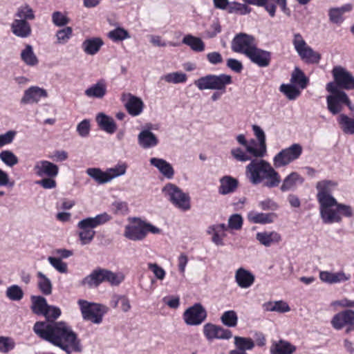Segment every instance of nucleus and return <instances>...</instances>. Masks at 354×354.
<instances>
[{"label":"nucleus","instance_id":"obj_19","mask_svg":"<svg viewBox=\"0 0 354 354\" xmlns=\"http://www.w3.org/2000/svg\"><path fill=\"white\" fill-rule=\"evenodd\" d=\"M126 97H128V100L124 106L128 113L132 116L139 115L144 109V103L142 100L131 93H124L122 95V100L124 101Z\"/></svg>","mask_w":354,"mask_h":354},{"label":"nucleus","instance_id":"obj_12","mask_svg":"<svg viewBox=\"0 0 354 354\" xmlns=\"http://www.w3.org/2000/svg\"><path fill=\"white\" fill-rule=\"evenodd\" d=\"M303 151L302 147L297 143L280 151L273 158V165L275 168H280L289 165L298 159Z\"/></svg>","mask_w":354,"mask_h":354},{"label":"nucleus","instance_id":"obj_2","mask_svg":"<svg viewBox=\"0 0 354 354\" xmlns=\"http://www.w3.org/2000/svg\"><path fill=\"white\" fill-rule=\"evenodd\" d=\"M338 183L335 180H322L316 184L317 200L319 205L321 218L324 223H340L342 216L352 217L353 212L350 205L339 203L332 196Z\"/></svg>","mask_w":354,"mask_h":354},{"label":"nucleus","instance_id":"obj_20","mask_svg":"<svg viewBox=\"0 0 354 354\" xmlns=\"http://www.w3.org/2000/svg\"><path fill=\"white\" fill-rule=\"evenodd\" d=\"M12 32L20 38H27L32 34V28L30 22L26 20L15 18L10 25Z\"/></svg>","mask_w":354,"mask_h":354},{"label":"nucleus","instance_id":"obj_55","mask_svg":"<svg viewBox=\"0 0 354 354\" xmlns=\"http://www.w3.org/2000/svg\"><path fill=\"white\" fill-rule=\"evenodd\" d=\"M218 326L212 323H207L203 326V334L207 340L217 338Z\"/></svg>","mask_w":354,"mask_h":354},{"label":"nucleus","instance_id":"obj_1","mask_svg":"<svg viewBox=\"0 0 354 354\" xmlns=\"http://www.w3.org/2000/svg\"><path fill=\"white\" fill-rule=\"evenodd\" d=\"M62 314L59 307L49 305L46 310V321L36 322L33 331L38 337L54 346L58 347L67 354L81 351L80 342L77 333L65 322H56Z\"/></svg>","mask_w":354,"mask_h":354},{"label":"nucleus","instance_id":"obj_52","mask_svg":"<svg viewBox=\"0 0 354 354\" xmlns=\"http://www.w3.org/2000/svg\"><path fill=\"white\" fill-rule=\"evenodd\" d=\"M52 21L55 26L62 27L66 26L70 22V19L66 14L60 11H55L52 14Z\"/></svg>","mask_w":354,"mask_h":354},{"label":"nucleus","instance_id":"obj_3","mask_svg":"<svg viewBox=\"0 0 354 354\" xmlns=\"http://www.w3.org/2000/svg\"><path fill=\"white\" fill-rule=\"evenodd\" d=\"M245 174L250 182L258 185L264 182L269 188L277 187L281 183L279 174L265 160H252L245 167Z\"/></svg>","mask_w":354,"mask_h":354},{"label":"nucleus","instance_id":"obj_32","mask_svg":"<svg viewBox=\"0 0 354 354\" xmlns=\"http://www.w3.org/2000/svg\"><path fill=\"white\" fill-rule=\"evenodd\" d=\"M245 149L248 154L251 156V159L253 158H263L266 153V145H260V142H257L254 139L248 140Z\"/></svg>","mask_w":354,"mask_h":354},{"label":"nucleus","instance_id":"obj_62","mask_svg":"<svg viewBox=\"0 0 354 354\" xmlns=\"http://www.w3.org/2000/svg\"><path fill=\"white\" fill-rule=\"evenodd\" d=\"M77 131L80 136L86 137L90 132V122L88 120H84L77 127Z\"/></svg>","mask_w":354,"mask_h":354},{"label":"nucleus","instance_id":"obj_21","mask_svg":"<svg viewBox=\"0 0 354 354\" xmlns=\"http://www.w3.org/2000/svg\"><path fill=\"white\" fill-rule=\"evenodd\" d=\"M35 170L39 176H46L50 178H55L58 174L59 167L50 161L41 160L35 166Z\"/></svg>","mask_w":354,"mask_h":354},{"label":"nucleus","instance_id":"obj_63","mask_svg":"<svg viewBox=\"0 0 354 354\" xmlns=\"http://www.w3.org/2000/svg\"><path fill=\"white\" fill-rule=\"evenodd\" d=\"M148 268L153 272L157 279L162 280L165 277V271L156 263H148Z\"/></svg>","mask_w":354,"mask_h":354},{"label":"nucleus","instance_id":"obj_14","mask_svg":"<svg viewBox=\"0 0 354 354\" xmlns=\"http://www.w3.org/2000/svg\"><path fill=\"white\" fill-rule=\"evenodd\" d=\"M330 324L337 330L346 328V333H349L354 330V310L346 309L337 313L333 317Z\"/></svg>","mask_w":354,"mask_h":354},{"label":"nucleus","instance_id":"obj_30","mask_svg":"<svg viewBox=\"0 0 354 354\" xmlns=\"http://www.w3.org/2000/svg\"><path fill=\"white\" fill-rule=\"evenodd\" d=\"M138 144L144 149L156 147L158 144V140L156 135L149 130H143L138 137Z\"/></svg>","mask_w":354,"mask_h":354},{"label":"nucleus","instance_id":"obj_40","mask_svg":"<svg viewBox=\"0 0 354 354\" xmlns=\"http://www.w3.org/2000/svg\"><path fill=\"white\" fill-rule=\"evenodd\" d=\"M16 19L26 20V21H32L35 19V14L32 8L27 3L19 6L14 15Z\"/></svg>","mask_w":354,"mask_h":354},{"label":"nucleus","instance_id":"obj_39","mask_svg":"<svg viewBox=\"0 0 354 354\" xmlns=\"http://www.w3.org/2000/svg\"><path fill=\"white\" fill-rule=\"evenodd\" d=\"M182 41L195 52H202L205 50V43L200 37L192 35H187L183 37Z\"/></svg>","mask_w":354,"mask_h":354},{"label":"nucleus","instance_id":"obj_34","mask_svg":"<svg viewBox=\"0 0 354 354\" xmlns=\"http://www.w3.org/2000/svg\"><path fill=\"white\" fill-rule=\"evenodd\" d=\"M277 216L274 213H259L254 211L250 212L248 214V219L252 223L255 224H268L274 221Z\"/></svg>","mask_w":354,"mask_h":354},{"label":"nucleus","instance_id":"obj_60","mask_svg":"<svg viewBox=\"0 0 354 354\" xmlns=\"http://www.w3.org/2000/svg\"><path fill=\"white\" fill-rule=\"evenodd\" d=\"M118 303L120 304V307L123 312L127 313L130 310L131 306L129 298L126 295L117 296V301L114 307H116Z\"/></svg>","mask_w":354,"mask_h":354},{"label":"nucleus","instance_id":"obj_29","mask_svg":"<svg viewBox=\"0 0 354 354\" xmlns=\"http://www.w3.org/2000/svg\"><path fill=\"white\" fill-rule=\"evenodd\" d=\"M296 349V346L289 342L280 339L272 343L270 352L271 354H292Z\"/></svg>","mask_w":354,"mask_h":354},{"label":"nucleus","instance_id":"obj_51","mask_svg":"<svg viewBox=\"0 0 354 354\" xmlns=\"http://www.w3.org/2000/svg\"><path fill=\"white\" fill-rule=\"evenodd\" d=\"M163 79L168 83L179 84L185 82L187 77L182 72H174L165 75Z\"/></svg>","mask_w":354,"mask_h":354},{"label":"nucleus","instance_id":"obj_64","mask_svg":"<svg viewBox=\"0 0 354 354\" xmlns=\"http://www.w3.org/2000/svg\"><path fill=\"white\" fill-rule=\"evenodd\" d=\"M163 302L170 308L176 309L180 306V298L178 296H168L163 298Z\"/></svg>","mask_w":354,"mask_h":354},{"label":"nucleus","instance_id":"obj_16","mask_svg":"<svg viewBox=\"0 0 354 354\" xmlns=\"http://www.w3.org/2000/svg\"><path fill=\"white\" fill-rule=\"evenodd\" d=\"M207 316V311L202 304L196 303L185 310L183 318L187 325L198 326L206 319Z\"/></svg>","mask_w":354,"mask_h":354},{"label":"nucleus","instance_id":"obj_13","mask_svg":"<svg viewBox=\"0 0 354 354\" xmlns=\"http://www.w3.org/2000/svg\"><path fill=\"white\" fill-rule=\"evenodd\" d=\"M326 89L331 94L326 97L328 110L333 115H337L342 111L345 103H349L348 96L344 91L333 89L331 86Z\"/></svg>","mask_w":354,"mask_h":354},{"label":"nucleus","instance_id":"obj_15","mask_svg":"<svg viewBox=\"0 0 354 354\" xmlns=\"http://www.w3.org/2000/svg\"><path fill=\"white\" fill-rule=\"evenodd\" d=\"M256 46L255 38L252 35L243 32L236 35L231 43V48L233 52L241 53L245 56Z\"/></svg>","mask_w":354,"mask_h":354},{"label":"nucleus","instance_id":"obj_4","mask_svg":"<svg viewBox=\"0 0 354 354\" xmlns=\"http://www.w3.org/2000/svg\"><path fill=\"white\" fill-rule=\"evenodd\" d=\"M232 83V77L224 73L218 75H207L194 81L195 86L201 91L206 89L221 91V92H215L212 94L211 99L213 101L218 100L225 92L227 85Z\"/></svg>","mask_w":354,"mask_h":354},{"label":"nucleus","instance_id":"obj_38","mask_svg":"<svg viewBox=\"0 0 354 354\" xmlns=\"http://www.w3.org/2000/svg\"><path fill=\"white\" fill-rule=\"evenodd\" d=\"M86 174L98 184H104L113 179L109 169L106 171H103L100 168H88L86 170Z\"/></svg>","mask_w":354,"mask_h":354},{"label":"nucleus","instance_id":"obj_61","mask_svg":"<svg viewBox=\"0 0 354 354\" xmlns=\"http://www.w3.org/2000/svg\"><path fill=\"white\" fill-rule=\"evenodd\" d=\"M112 207L115 214H125L129 211L128 205L126 202L115 201L112 204Z\"/></svg>","mask_w":354,"mask_h":354},{"label":"nucleus","instance_id":"obj_18","mask_svg":"<svg viewBox=\"0 0 354 354\" xmlns=\"http://www.w3.org/2000/svg\"><path fill=\"white\" fill-rule=\"evenodd\" d=\"M47 97L48 93L45 89L37 86H32L24 91L21 103L24 104L37 103L41 98Z\"/></svg>","mask_w":354,"mask_h":354},{"label":"nucleus","instance_id":"obj_58","mask_svg":"<svg viewBox=\"0 0 354 354\" xmlns=\"http://www.w3.org/2000/svg\"><path fill=\"white\" fill-rule=\"evenodd\" d=\"M49 263L59 272L66 273L68 271V266L66 263L62 261L61 259L57 257H49L48 259Z\"/></svg>","mask_w":354,"mask_h":354},{"label":"nucleus","instance_id":"obj_43","mask_svg":"<svg viewBox=\"0 0 354 354\" xmlns=\"http://www.w3.org/2000/svg\"><path fill=\"white\" fill-rule=\"evenodd\" d=\"M38 288L44 295H50L52 293L53 286L50 280L41 272H37Z\"/></svg>","mask_w":354,"mask_h":354},{"label":"nucleus","instance_id":"obj_46","mask_svg":"<svg viewBox=\"0 0 354 354\" xmlns=\"http://www.w3.org/2000/svg\"><path fill=\"white\" fill-rule=\"evenodd\" d=\"M222 323L228 327H235L238 322V316L234 310H227L221 317Z\"/></svg>","mask_w":354,"mask_h":354},{"label":"nucleus","instance_id":"obj_11","mask_svg":"<svg viewBox=\"0 0 354 354\" xmlns=\"http://www.w3.org/2000/svg\"><path fill=\"white\" fill-rule=\"evenodd\" d=\"M165 195L169 196V201L178 208L187 211L191 207L190 198L188 194H185L176 185L168 183L163 189Z\"/></svg>","mask_w":354,"mask_h":354},{"label":"nucleus","instance_id":"obj_48","mask_svg":"<svg viewBox=\"0 0 354 354\" xmlns=\"http://www.w3.org/2000/svg\"><path fill=\"white\" fill-rule=\"evenodd\" d=\"M108 37L114 42L123 41L130 38V35L127 30L123 28H116L108 33Z\"/></svg>","mask_w":354,"mask_h":354},{"label":"nucleus","instance_id":"obj_37","mask_svg":"<svg viewBox=\"0 0 354 354\" xmlns=\"http://www.w3.org/2000/svg\"><path fill=\"white\" fill-rule=\"evenodd\" d=\"M85 95L88 97L102 98L106 93V84L101 80L85 91Z\"/></svg>","mask_w":354,"mask_h":354},{"label":"nucleus","instance_id":"obj_7","mask_svg":"<svg viewBox=\"0 0 354 354\" xmlns=\"http://www.w3.org/2000/svg\"><path fill=\"white\" fill-rule=\"evenodd\" d=\"M135 224L125 227L124 235L126 238L132 241H140L144 239L149 232L159 234L160 230L157 227L142 221L140 218H134Z\"/></svg>","mask_w":354,"mask_h":354},{"label":"nucleus","instance_id":"obj_23","mask_svg":"<svg viewBox=\"0 0 354 354\" xmlns=\"http://www.w3.org/2000/svg\"><path fill=\"white\" fill-rule=\"evenodd\" d=\"M235 280L239 287L248 288L254 283L255 277L250 271L240 268L236 271Z\"/></svg>","mask_w":354,"mask_h":354},{"label":"nucleus","instance_id":"obj_26","mask_svg":"<svg viewBox=\"0 0 354 354\" xmlns=\"http://www.w3.org/2000/svg\"><path fill=\"white\" fill-rule=\"evenodd\" d=\"M151 165L156 167L159 171L167 179L173 178L174 176V169L171 165L165 160L158 158H151L150 159Z\"/></svg>","mask_w":354,"mask_h":354},{"label":"nucleus","instance_id":"obj_45","mask_svg":"<svg viewBox=\"0 0 354 354\" xmlns=\"http://www.w3.org/2000/svg\"><path fill=\"white\" fill-rule=\"evenodd\" d=\"M229 13H235L239 15H246L251 12V8L246 4L233 1L229 3L227 10Z\"/></svg>","mask_w":354,"mask_h":354},{"label":"nucleus","instance_id":"obj_56","mask_svg":"<svg viewBox=\"0 0 354 354\" xmlns=\"http://www.w3.org/2000/svg\"><path fill=\"white\" fill-rule=\"evenodd\" d=\"M73 35V29L71 27L67 26L62 29L58 30L56 32L57 42L59 44H66Z\"/></svg>","mask_w":354,"mask_h":354},{"label":"nucleus","instance_id":"obj_31","mask_svg":"<svg viewBox=\"0 0 354 354\" xmlns=\"http://www.w3.org/2000/svg\"><path fill=\"white\" fill-rule=\"evenodd\" d=\"M353 8V6L350 3L345 4L340 8H332L328 10V17L330 21L336 24H341L344 18L343 15L345 12H350Z\"/></svg>","mask_w":354,"mask_h":354},{"label":"nucleus","instance_id":"obj_9","mask_svg":"<svg viewBox=\"0 0 354 354\" xmlns=\"http://www.w3.org/2000/svg\"><path fill=\"white\" fill-rule=\"evenodd\" d=\"M292 44L301 59L305 63L317 64L321 60V54L309 46L299 33L294 35Z\"/></svg>","mask_w":354,"mask_h":354},{"label":"nucleus","instance_id":"obj_36","mask_svg":"<svg viewBox=\"0 0 354 354\" xmlns=\"http://www.w3.org/2000/svg\"><path fill=\"white\" fill-rule=\"evenodd\" d=\"M286 0H265L264 5L261 7L268 12L271 17L276 15L277 6H279L284 13H288L289 9L287 8Z\"/></svg>","mask_w":354,"mask_h":354},{"label":"nucleus","instance_id":"obj_28","mask_svg":"<svg viewBox=\"0 0 354 354\" xmlns=\"http://www.w3.org/2000/svg\"><path fill=\"white\" fill-rule=\"evenodd\" d=\"M96 121L100 128L108 133L113 134L117 129L114 120L103 113L97 115Z\"/></svg>","mask_w":354,"mask_h":354},{"label":"nucleus","instance_id":"obj_49","mask_svg":"<svg viewBox=\"0 0 354 354\" xmlns=\"http://www.w3.org/2000/svg\"><path fill=\"white\" fill-rule=\"evenodd\" d=\"M280 91L290 100H295L301 93L299 88L292 84H281Z\"/></svg>","mask_w":354,"mask_h":354},{"label":"nucleus","instance_id":"obj_44","mask_svg":"<svg viewBox=\"0 0 354 354\" xmlns=\"http://www.w3.org/2000/svg\"><path fill=\"white\" fill-rule=\"evenodd\" d=\"M234 344L237 351L245 352L246 350H252L254 347V341L249 337L236 336L234 337Z\"/></svg>","mask_w":354,"mask_h":354},{"label":"nucleus","instance_id":"obj_54","mask_svg":"<svg viewBox=\"0 0 354 354\" xmlns=\"http://www.w3.org/2000/svg\"><path fill=\"white\" fill-rule=\"evenodd\" d=\"M0 159L8 166L12 167L18 163V158L10 151L6 150L0 153Z\"/></svg>","mask_w":354,"mask_h":354},{"label":"nucleus","instance_id":"obj_33","mask_svg":"<svg viewBox=\"0 0 354 354\" xmlns=\"http://www.w3.org/2000/svg\"><path fill=\"white\" fill-rule=\"evenodd\" d=\"M103 45L104 41L101 38L93 37L85 39L82 44V48L86 54L94 55Z\"/></svg>","mask_w":354,"mask_h":354},{"label":"nucleus","instance_id":"obj_25","mask_svg":"<svg viewBox=\"0 0 354 354\" xmlns=\"http://www.w3.org/2000/svg\"><path fill=\"white\" fill-rule=\"evenodd\" d=\"M304 181V178L299 173L291 172L283 179L280 189L282 192L294 189L297 184H302Z\"/></svg>","mask_w":354,"mask_h":354},{"label":"nucleus","instance_id":"obj_24","mask_svg":"<svg viewBox=\"0 0 354 354\" xmlns=\"http://www.w3.org/2000/svg\"><path fill=\"white\" fill-rule=\"evenodd\" d=\"M239 186V181L231 176H224L220 179L218 193L226 195L234 192Z\"/></svg>","mask_w":354,"mask_h":354},{"label":"nucleus","instance_id":"obj_5","mask_svg":"<svg viewBox=\"0 0 354 354\" xmlns=\"http://www.w3.org/2000/svg\"><path fill=\"white\" fill-rule=\"evenodd\" d=\"M111 219V216L106 212L97 214L95 217H88L81 220L77 223V227L80 230L79 232V237L82 245L90 243L95 235L94 228L99 225H103L109 222Z\"/></svg>","mask_w":354,"mask_h":354},{"label":"nucleus","instance_id":"obj_50","mask_svg":"<svg viewBox=\"0 0 354 354\" xmlns=\"http://www.w3.org/2000/svg\"><path fill=\"white\" fill-rule=\"evenodd\" d=\"M6 297L12 301H19L24 297V292L17 285H12L6 290Z\"/></svg>","mask_w":354,"mask_h":354},{"label":"nucleus","instance_id":"obj_35","mask_svg":"<svg viewBox=\"0 0 354 354\" xmlns=\"http://www.w3.org/2000/svg\"><path fill=\"white\" fill-rule=\"evenodd\" d=\"M31 310L37 315H44L46 313V310L49 308L46 298L42 296H31Z\"/></svg>","mask_w":354,"mask_h":354},{"label":"nucleus","instance_id":"obj_6","mask_svg":"<svg viewBox=\"0 0 354 354\" xmlns=\"http://www.w3.org/2000/svg\"><path fill=\"white\" fill-rule=\"evenodd\" d=\"M124 280L122 274L115 273L109 270L97 268L82 281L83 286L89 288L98 287L102 283H108L111 286H119Z\"/></svg>","mask_w":354,"mask_h":354},{"label":"nucleus","instance_id":"obj_47","mask_svg":"<svg viewBox=\"0 0 354 354\" xmlns=\"http://www.w3.org/2000/svg\"><path fill=\"white\" fill-rule=\"evenodd\" d=\"M308 79L304 73L299 68H296L291 76V82L298 84L302 89L305 88L308 84Z\"/></svg>","mask_w":354,"mask_h":354},{"label":"nucleus","instance_id":"obj_22","mask_svg":"<svg viewBox=\"0 0 354 354\" xmlns=\"http://www.w3.org/2000/svg\"><path fill=\"white\" fill-rule=\"evenodd\" d=\"M227 227L225 224L212 225L208 227L207 233L212 235V241L217 245H223V239L226 236L225 231Z\"/></svg>","mask_w":354,"mask_h":354},{"label":"nucleus","instance_id":"obj_27","mask_svg":"<svg viewBox=\"0 0 354 354\" xmlns=\"http://www.w3.org/2000/svg\"><path fill=\"white\" fill-rule=\"evenodd\" d=\"M257 240L263 245L270 247L272 244L279 243L281 241V236L279 233L272 232H257Z\"/></svg>","mask_w":354,"mask_h":354},{"label":"nucleus","instance_id":"obj_8","mask_svg":"<svg viewBox=\"0 0 354 354\" xmlns=\"http://www.w3.org/2000/svg\"><path fill=\"white\" fill-rule=\"evenodd\" d=\"M333 81L326 84V88L332 86L333 89L354 90V77L351 73L341 66H335L331 71Z\"/></svg>","mask_w":354,"mask_h":354},{"label":"nucleus","instance_id":"obj_17","mask_svg":"<svg viewBox=\"0 0 354 354\" xmlns=\"http://www.w3.org/2000/svg\"><path fill=\"white\" fill-rule=\"evenodd\" d=\"M252 63L259 67H268L270 64L272 54L270 52L258 48L257 46L246 56Z\"/></svg>","mask_w":354,"mask_h":354},{"label":"nucleus","instance_id":"obj_10","mask_svg":"<svg viewBox=\"0 0 354 354\" xmlns=\"http://www.w3.org/2000/svg\"><path fill=\"white\" fill-rule=\"evenodd\" d=\"M78 304L84 319L94 324H100L102 322V317L106 312L104 306L82 299L78 301Z\"/></svg>","mask_w":354,"mask_h":354},{"label":"nucleus","instance_id":"obj_57","mask_svg":"<svg viewBox=\"0 0 354 354\" xmlns=\"http://www.w3.org/2000/svg\"><path fill=\"white\" fill-rule=\"evenodd\" d=\"M231 154L237 161L246 162L251 160V156L240 147L234 148L231 150Z\"/></svg>","mask_w":354,"mask_h":354},{"label":"nucleus","instance_id":"obj_59","mask_svg":"<svg viewBox=\"0 0 354 354\" xmlns=\"http://www.w3.org/2000/svg\"><path fill=\"white\" fill-rule=\"evenodd\" d=\"M243 225V218L240 214H234L228 220V227L232 230H240Z\"/></svg>","mask_w":354,"mask_h":354},{"label":"nucleus","instance_id":"obj_53","mask_svg":"<svg viewBox=\"0 0 354 354\" xmlns=\"http://www.w3.org/2000/svg\"><path fill=\"white\" fill-rule=\"evenodd\" d=\"M15 347V342L10 337H0V352L7 353Z\"/></svg>","mask_w":354,"mask_h":354},{"label":"nucleus","instance_id":"obj_42","mask_svg":"<svg viewBox=\"0 0 354 354\" xmlns=\"http://www.w3.org/2000/svg\"><path fill=\"white\" fill-rule=\"evenodd\" d=\"M22 61L28 66H34L38 64V59L35 55L32 47L30 45H26L25 48L21 53Z\"/></svg>","mask_w":354,"mask_h":354},{"label":"nucleus","instance_id":"obj_41","mask_svg":"<svg viewBox=\"0 0 354 354\" xmlns=\"http://www.w3.org/2000/svg\"><path fill=\"white\" fill-rule=\"evenodd\" d=\"M338 124L344 133L354 134V119L345 114H340L337 118Z\"/></svg>","mask_w":354,"mask_h":354}]
</instances>
